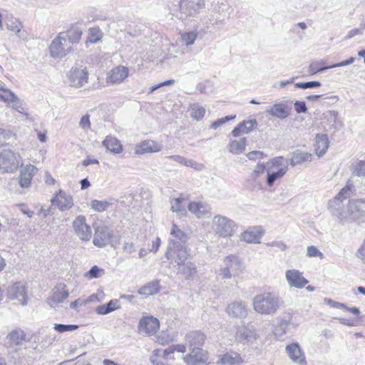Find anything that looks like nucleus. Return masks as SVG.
I'll use <instances>...</instances> for the list:
<instances>
[{
	"instance_id": "ddd939ff",
	"label": "nucleus",
	"mask_w": 365,
	"mask_h": 365,
	"mask_svg": "<svg viewBox=\"0 0 365 365\" xmlns=\"http://www.w3.org/2000/svg\"><path fill=\"white\" fill-rule=\"evenodd\" d=\"M190 353L184 356L185 362L188 365H207L208 353L201 349H189Z\"/></svg>"
},
{
	"instance_id": "aec40b11",
	"label": "nucleus",
	"mask_w": 365,
	"mask_h": 365,
	"mask_svg": "<svg viewBox=\"0 0 365 365\" xmlns=\"http://www.w3.org/2000/svg\"><path fill=\"white\" fill-rule=\"evenodd\" d=\"M69 78L73 86L80 88L88 82V73L86 69L72 68Z\"/></svg>"
},
{
	"instance_id": "1a4fd4ad",
	"label": "nucleus",
	"mask_w": 365,
	"mask_h": 365,
	"mask_svg": "<svg viewBox=\"0 0 365 365\" xmlns=\"http://www.w3.org/2000/svg\"><path fill=\"white\" fill-rule=\"evenodd\" d=\"M49 50L50 54L53 58H61L71 51V46H68L66 39L58 34V36L52 41L49 46Z\"/></svg>"
},
{
	"instance_id": "a878e982",
	"label": "nucleus",
	"mask_w": 365,
	"mask_h": 365,
	"mask_svg": "<svg viewBox=\"0 0 365 365\" xmlns=\"http://www.w3.org/2000/svg\"><path fill=\"white\" fill-rule=\"evenodd\" d=\"M262 232L261 227H255L245 231L241 235V239L248 243H259Z\"/></svg>"
},
{
	"instance_id": "4d7b16f0",
	"label": "nucleus",
	"mask_w": 365,
	"mask_h": 365,
	"mask_svg": "<svg viewBox=\"0 0 365 365\" xmlns=\"http://www.w3.org/2000/svg\"><path fill=\"white\" fill-rule=\"evenodd\" d=\"M78 328V326L76 324H55L54 325V329L60 333L72 331L76 330Z\"/></svg>"
},
{
	"instance_id": "7ed1b4c3",
	"label": "nucleus",
	"mask_w": 365,
	"mask_h": 365,
	"mask_svg": "<svg viewBox=\"0 0 365 365\" xmlns=\"http://www.w3.org/2000/svg\"><path fill=\"white\" fill-rule=\"evenodd\" d=\"M253 309L261 314L272 315L280 307V299L277 294L264 292L256 295L252 300Z\"/></svg>"
},
{
	"instance_id": "412c9836",
	"label": "nucleus",
	"mask_w": 365,
	"mask_h": 365,
	"mask_svg": "<svg viewBox=\"0 0 365 365\" xmlns=\"http://www.w3.org/2000/svg\"><path fill=\"white\" fill-rule=\"evenodd\" d=\"M128 76V68L123 66H118L108 73L107 82L110 83H120Z\"/></svg>"
},
{
	"instance_id": "864d4df0",
	"label": "nucleus",
	"mask_w": 365,
	"mask_h": 365,
	"mask_svg": "<svg viewBox=\"0 0 365 365\" xmlns=\"http://www.w3.org/2000/svg\"><path fill=\"white\" fill-rule=\"evenodd\" d=\"M168 158L180 165H183L187 167H192L194 165L196 164L193 160H187L184 157L178 155H170V156H168Z\"/></svg>"
},
{
	"instance_id": "72a5a7b5",
	"label": "nucleus",
	"mask_w": 365,
	"mask_h": 365,
	"mask_svg": "<svg viewBox=\"0 0 365 365\" xmlns=\"http://www.w3.org/2000/svg\"><path fill=\"white\" fill-rule=\"evenodd\" d=\"M187 208L198 218L209 213L208 206L202 202H191L188 204Z\"/></svg>"
},
{
	"instance_id": "20e7f679",
	"label": "nucleus",
	"mask_w": 365,
	"mask_h": 365,
	"mask_svg": "<svg viewBox=\"0 0 365 365\" xmlns=\"http://www.w3.org/2000/svg\"><path fill=\"white\" fill-rule=\"evenodd\" d=\"M178 18L185 24L191 22L205 7V0H180Z\"/></svg>"
},
{
	"instance_id": "0eeeda50",
	"label": "nucleus",
	"mask_w": 365,
	"mask_h": 365,
	"mask_svg": "<svg viewBox=\"0 0 365 365\" xmlns=\"http://www.w3.org/2000/svg\"><path fill=\"white\" fill-rule=\"evenodd\" d=\"M21 165V158L11 150L0 153V170L3 173H14Z\"/></svg>"
},
{
	"instance_id": "6ab92c4d",
	"label": "nucleus",
	"mask_w": 365,
	"mask_h": 365,
	"mask_svg": "<svg viewBox=\"0 0 365 365\" xmlns=\"http://www.w3.org/2000/svg\"><path fill=\"white\" fill-rule=\"evenodd\" d=\"M286 279L290 287L301 289L309 282L305 279L302 273L297 269H289L286 272Z\"/></svg>"
},
{
	"instance_id": "13d9d810",
	"label": "nucleus",
	"mask_w": 365,
	"mask_h": 365,
	"mask_svg": "<svg viewBox=\"0 0 365 365\" xmlns=\"http://www.w3.org/2000/svg\"><path fill=\"white\" fill-rule=\"evenodd\" d=\"M104 274V269L99 268L98 266H93L90 270L86 274V277L88 279H94L101 277Z\"/></svg>"
},
{
	"instance_id": "de8ad7c7",
	"label": "nucleus",
	"mask_w": 365,
	"mask_h": 365,
	"mask_svg": "<svg viewBox=\"0 0 365 365\" xmlns=\"http://www.w3.org/2000/svg\"><path fill=\"white\" fill-rule=\"evenodd\" d=\"M11 104V108L16 110L17 112L26 116L29 115L28 108H26V104L18 97H16Z\"/></svg>"
},
{
	"instance_id": "cd10ccee",
	"label": "nucleus",
	"mask_w": 365,
	"mask_h": 365,
	"mask_svg": "<svg viewBox=\"0 0 365 365\" xmlns=\"http://www.w3.org/2000/svg\"><path fill=\"white\" fill-rule=\"evenodd\" d=\"M291 158L288 160H286V164H289L294 167L297 165H300L303 163L310 162L312 160V154L307 152H302L299 150H297L290 154Z\"/></svg>"
},
{
	"instance_id": "8fccbe9b",
	"label": "nucleus",
	"mask_w": 365,
	"mask_h": 365,
	"mask_svg": "<svg viewBox=\"0 0 365 365\" xmlns=\"http://www.w3.org/2000/svg\"><path fill=\"white\" fill-rule=\"evenodd\" d=\"M69 293L68 290H66L64 289L60 290L58 289L57 291H55L51 297V300L54 303H61L64 299H67L68 297Z\"/></svg>"
},
{
	"instance_id": "2eb2a0df",
	"label": "nucleus",
	"mask_w": 365,
	"mask_h": 365,
	"mask_svg": "<svg viewBox=\"0 0 365 365\" xmlns=\"http://www.w3.org/2000/svg\"><path fill=\"white\" fill-rule=\"evenodd\" d=\"M206 335L200 331H192L185 335V344L189 349L202 348Z\"/></svg>"
},
{
	"instance_id": "69168bd1",
	"label": "nucleus",
	"mask_w": 365,
	"mask_h": 365,
	"mask_svg": "<svg viewBox=\"0 0 365 365\" xmlns=\"http://www.w3.org/2000/svg\"><path fill=\"white\" fill-rule=\"evenodd\" d=\"M294 106L297 113H304L307 111V107L304 101H296Z\"/></svg>"
},
{
	"instance_id": "393cba45",
	"label": "nucleus",
	"mask_w": 365,
	"mask_h": 365,
	"mask_svg": "<svg viewBox=\"0 0 365 365\" xmlns=\"http://www.w3.org/2000/svg\"><path fill=\"white\" fill-rule=\"evenodd\" d=\"M36 168L34 165H29L22 168L20 171L19 184L21 187H28L31 185Z\"/></svg>"
},
{
	"instance_id": "9d476101",
	"label": "nucleus",
	"mask_w": 365,
	"mask_h": 365,
	"mask_svg": "<svg viewBox=\"0 0 365 365\" xmlns=\"http://www.w3.org/2000/svg\"><path fill=\"white\" fill-rule=\"evenodd\" d=\"M73 227L76 235L83 241H88L91 238L92 231L91 227L86 223L84 215H78L73 222Z\"/></svg>"
},
{
	"instance_id": "bf43d9fd",
	"label": "nucleus",
	"mask_w": 365,
	"mask_h": 365,
	"mask_svg": "<svg viewBox=\"0 0 365 365\" xmlns=\"http://www.w3.org/2000/svg\"><path fill=\"white\" fill-rule=\"evenodd\" d=\"M240 123H241L242 129H243L242 130L243 133H249L257 125V120L255 119L244 120L243 122H242Z\"/></svg>"
},
{
	"instance_id": "39448f33",
	"label": "nucleus",
	"mask_w": 365,
	"mask_h": 365,
	"mask_svg": "<svg viewBox=\"0 0 365 365\" xmlns=\"http://www.w3.org/2000/svg\"><path fill=\"white\" fill-rule=\"evenodd\" d=\"M165 257L174 266H181L187 259L188 252L185 245L175 240H170L165 252Z\"/></svg>"
},
{
	"instance_id": "0e129e2a",
	"label": "nucleus",
	"mask_w": 365,
	"mask_h": 365,
	"mask_svg": "<svg viewBox=\"0 0 365 365\" xmlns=\"http://www.w3.org/2000/svg\"><path fill=\"white\" fill-rule=\"evenodd\" d=\"M284 160V158L282 156H278L273 158L272 159L269 160L267 165H271L272 168H280L284 167V165L282 164V160Z\"/></svg>"
},
{
	"instance_id": "4468645a",
	"label": "nucleus",
	"mask_w": 365,
	"mask_h": 365,
	"mask_svg": "<svg viewBox=\"0 0 365 365\" xmlns=\"http://www.w3.org/2000/svg\"><path fill=\"white\" fill-rule=\"evenodd\" d=\"M292 325H293L292 317L289 314L276 318V322L273 328L275 337L280 339L284 336L289 331Z\"/></svg>"
},
{
	"instance_id": "dca6fc26",
	"label": "nucleus",
	"mask_w": 365,
	"mask_h": 365,
	"mask_svg": "<svg viewBox=\"0 0 365 365\" xmlns=\"http://www.w3.org/2000/svg\"><path fill=\"white\" fill-rule=\"evenodd\" d=\"M226 312L232 318L244 319L247 316V307L242 301H234L227 305Z\"/></svg>"
},
{
	"instance_id": "5fc2aeb1",
	"label": "nucleus",
	"mask_w": 365,
	"mask_h": 365,
	"mask_svg": "<svg viewBox=\"0 0 365 365\" xmlns=\"http://www.w3.org/2000/svg\"><path fill=\"white\" fill-rule=\"evenodd\" d=\"M321 83L317 81L299 82L295 83V87L302 89L315 88L321 86Z\"/></svg>"
},
{
	"instance_id": "5701e85b",
	"label": "nucleus",
	"mask_w": 365,
	"mask_h": 365,
	"mask_svg": "<svg viewBox=\"0 0 365 365\" xmlns=\"http://www.w3.org/2000/svg\"><path fill=\"white\" fill-rule=\"evenodd\" d=\"M52 205L57 206L61 211L70 209L73 205V199L71 196L66 195L60 190L56 197L52 200Z\"/></svg>"
},
{
	"instance_id": "b1692460",
	"label": "nucleus",
	"mask_w": 365,
	"mask_h": 365,
	"mask_svg": "<svg viewBox=\"0 0 365 365\" xmlns=\"http://www.w3.org/2000/svg\"><path fill=\"white\" fill-rule=\"evenodd\" d=\"M163 145L153 140H145L136 145L135 153L143 155L148 153H156L162 150Z\"/></svg>"
},
{
	"instance_id": "338daca9",
	"label": "nucleus",
	"mask_w": 365,
	"mask_h": 365,
	"mask_svg": "<svg viewBox=\"0 0 365 365\" xmlns=\"http://www.w3.org/2000/svg\"><path fill=\"white\" fill-rule=\"evenodd\" d=\"M79 126L85 130H87L91 128L90 115L88 114H86L81 118Z\"/></svg>"
},
{
	"instance_id": "6e6552de",
	"label": "nucleus",
	"mask_w": 365,
	"mask_h": 365,
	"mask_svg": "<svg viewBox=\"0 0 365 365\" xmlns=\"http://www.w3.org/2000/svg\"><path fill=\"white\" fill-rule=\"evenodd\" d=\"M7 297L11 300H17L21 305L28 303L27 289L25 284L17 282L7 288Z\"/></svg>"
},
{
	"instance_id": "4be33fe9",
	"label": "nucleus",
	"mask_w": 365,
	"mask_h": 365,
	"mask_svg": "<svg viewBox=\"0 0 365 365\" xmlns=\"http://www.w3.org/2000/svg\"><path fill=\"white\" fill-rule=\"evenodd\" d=\"M290 111L291 108L286 102H279L267 109L266 113L277 118L284 119L289 115Z\"/></svg>"
},
{
	"instance_id": "f3484780",
	"label": "nucleus",
	"mask_w": 365,
	"mask_h": 365,
	"mask_svg": "<svg viewBox=\"0 0 365 365\" xmlns=\"http://www.w3.org/2000/svg\"><path fill=\"white\" fill-rule=\"evenodd\" d=\"M113 236V232L106 226L98 227L95 232L93 243L98 247H103L108 245Z\"/></svg>"
},
{
	"instance_id": "680f3d73",
	"label": "nucleus",
	"mask_w": 365,
	"mask_h": 365,
	"mask_svg": "<svg viewBox=\"0 0 365 365\" xmlns=\"http://www.w3.org/2000/svg\"><path fill=\"white\" fill-rule=\"evenodd\" d=\"M247 157L250 160H257L259 159H263L267 157V154H265L262 151L259 150H253L247 154Z\"/></svg>"
},
{
	"instance_id": "603ef678",
	"label": "nucleus",
	"mask_w": 365,
	"mask_h": 365,
	"mask_svg": "<svg viewBox=\"0 0 365 365\" xmlns=\"http://www.w3.org/2000/svg\"><path fill=\"white\" fill-rule=\"evenodd\" d=\"M103 33L99 28H91L89 30L88 41L91 43H96L101 39Z\"/></svg>"
},
{
	"instance_id": "3c124183",
	"label": "nucleus",
	"mask_w": 365,
	"mask_h": 365,
	"mask_svg": "<svg viewBox=\"0 0 365 365\" xmlns=\"http://www.w3.org/2000/svg\"><path fill=\"white\" fill-rule=\"evenodd\" d=\"M107 201L93 200L91 202V207L96 212H103L107 210L109 206Z\"/></svg>"
},
{
	"instance_id": "473e14b6",
	"label": "nucleus",
	"mask_w": 365,
	"mask_h": 365,
	"mask_svg": "<svg viewBox=\"0 0 365 365\" xmlns=\"http://www.w3.org/2000/svg\"><path fill=\"white\" fill-rule=\"evenodd\" d=\"M256 336L257 335L255 330L246 327L239 328L236 333V338L240 342H250L252 340L256 339Z\"/></svg>"
},
{
	"instance_id": "9b49d317",
	"label": "nucleus",
	"mask_w": 365,
	"mask_h": 365,
	"mask_svg": "<svg viewBox=\"0 0 365 365\" xmlns=\"http://www.w3.org/2000/svg\"><path fill=\"white\" fill-rule=\"evenodd\" d=\"M355 61L354 57H350L349 59L342 61L339 63L327 66L323 60L312 61L309 66V73L310 75H314L319 72L324 71L329 68L346 66L351 64Z\"/></svg>"
},
{
	"instance_id": "c85d7f7f",
	"label": "nucleus",
	"mask_w": 365,
	"mask_h": 365,
	"mask_svg": "<svg viewBox=\"0 0 365 365\" xmlns=\"http://www.w3.org/2000/svg\"><path fill=\"white\" fill-rule=\"evenodd\" d=\"M315 151L319 157L323 156L329 145V140L327 134L318 133L315 137Z\"/></svg>"
},
{
	"instance_id": "a211bd4d",
	"label": "nucleus",
	"mask_w": 365,
	"mask_h": 365,
	"mask_svg": "<svg viewBox=\"0 0 365 365\" xmlns=\"http://www.w3.org/2000/svg\"><path fill=\"white\" fill-rule=\"evenodd\" d=\"M285 351L290 359L297 364H306V358L299 343L294 342L288 344L285 347Z\"/></svg>"
},
{
	"instance_id": "09e8293b",
	"label": "nucleus",
	"mask_w": 365,
	"mask_h": 365,
	"mask_svg": "<svg viewBox=\"0 0 365 365\" xmlns=\"http://www.w3.org/2000/svg\"><path fill=\"white\" fill-rule=\"evenodd\" d=\"M352 174L363 178L365 176V160H359L356 164L352 165Z\"/></svg>"
},
{
	"instance_id": "e433bc0d",
	"label": "nucleus",
	"mask_w": 365,
	"mask_h": 365,
	"mask_svg": "<svg viewBox=\"0 0 365 365\" xmlns=\"http://www.w3.org/2000/svg\"><path fill=\"white\" fill-rule=\"evenodd\" d=\"M7 338L9 342L14 345H21L24 341H26V336L25 332L21 329L13 330L8 336Z\"/></svg>"
},
{
	"instance_id": "79ce46f5",
	"label": "nucleus",
	"mask_w": 365,
	"mask_h": 365,
	"mask_svg": "<svg viewBox=\"0 0 365 365\" xmlns=\"http://www.w3.org/2000/svg\"><path fill=\"white\" fill-rule=\"evenodd\" d=\"M197 38H200V34L195 29L181 34V39L187 46L192 45Z\"/></svg>"
},
{
	"instance_id": "f03ea898",
	"label": "nucleus",
	"mask_w": 365,
	"mask_h": 365,
	"mask_svg": "<svg viewBox=\"0 0 365 365\" xmlns=\"http://www.w3.org/2000/svg\"><path fill=\"white\" fill-rule=\"evenodd\" d=\"M228 19L229 16L223 9L222 12H217L214 10L206 15L200 16L193 27L198 31L200 38H202L207 34L211 27L221 29L226 24Z\"/></svg>"
},
{
	"instance_id": "4c0bfd02",
	"label": "nucleus",
	"mask_w": 365,
	"mask_h": 365,
	"mask_svg": "<svg viewBox=\"0 0 365 365\" xmlns=\"http://www.w3.org/2000/svg\"><path fill=\"white\" fill-rule=\"evenodd\" d=\"M6 26L9 31L14 32L16 36L21 38L23 26L19 19L11 16L6 20Z\"/></svg>"
},
{
	"instance_id": "a18cd8bd",
	"label": "nucleus",
	"mask_w": 365,
	"mask_h": 365,
	"mask_svg": "<svg viewBox=\"0 0 365 365\" xmlns=\"http://www.w3.org/2000/svg\"><path fill=\"white\" fill-rule=\"evenodd\" d=\"M190 115L192 118L195 120L202 119L205 114V108L198 103H193L190 105Z\"/></svg>"
},
{
	"instance_id": "774afa93",
	"label": "nucleus",
	"mask_w": 365,
	"mask_h": 365,
	"mask_svg": "<svg viewBox=\"0 0 365 365\" xmlns=\"http://www.w3.org/2000/svg\"><path fill=\"white\" fill-rule=\"evenodd\" d=\"M218 275L221 277L222 279H230L234 276L232 272L225 265L219 269Z\"/></svg>"
},
{
	"instance_id": "f704fd0d",
	"label": "nucleus",
	"mask_w": 365,
	"mask_h": 365,
	"mask_svg": "<svg viewBox=\"0 0 365 365\" xmlns=\"http://www.w3.org/2000/svg\"><path fill=\"white\" fill-rule=\"evenodd\" d=\"M287 170V164H284V167L280 168L277 171L275 172H269L267 170L266 183L268 187H272L277 180L282 178L286 174Z\"/></svg>"
},
{
	"instance_id": "e2e57ef3",
	"label": "nucleus",
	"mask_w": 365,
	"mask_h": 365,
	"mask_svg": "<svg viewBox=\"0 0 365 365\" xmlns=\"http://www.w3.org/2000/svg\"><path fill=\"white\" fill-rule=\"evenodd\" d=\"M307 256L309 257H319L320 259L324 257L322 252H321L316 247L312 245L307 247Z\"/></svg>"
},
{
	"instance_id": "f257e3e1",
	"label": "nucleus",
	"mask_w": 365,
	"mask_h": 365,
	"mask_svg": "<svg viewBox=\"0 0 365 365\" xmlns=\"http://www.w3.org/2000/svg\"><path fill=\"white\" fill-rule=\"evenodd\" d=\"M353 190L352 183L348 181L346 186L341 190L338 195L329 201L330 212L342 222L349 220L358 223L365 222V200H349L347 207H344L343 201L351 196Z\"/></svg>"
},
{
	"instance_id": "6e6d98bb",
	"label": "nucleus",
	"mask_w": 365,
	"mask_h": 365,
	"mask_svg": "<svg viewBox=\"0 0 365 365\" xmlns=\"http://www.w3.org/2000/svg\"><path fill=\"white\" fill-rule=\"evenodd\" d=\"M267 166L268 165H267V163H257L255 170L251 174V178H252V180L256 182L259 175L263 174L264 173Z\"/></svg>"
},
{
	"instance_id": "f8f14e48",
	"label": "nucleus",
	"mask_w": 365,
	"mask_h": 365,
	"mask_svg": "<svg viewBox=\"0 0 365 365\" xmlns=\"http://www.w3.org/2000/svg\"><path fill=\"white\" fill-rule=\"evenodd\" d=\"M138 328L140 334L153 335L159 329L160 322L153 316L143 317L140 319Z\"/></svg>"
},
{
	"instance_id": "2f4dec72",
	"label": "nucleus",
	"mask_w": 365,
	"mask_h": 365,
	"mask_svg": "<svg viewBox=\"0 0 365 365\" xmlns=\"http://www.w3.org/2000/svg\"><path fill=\"white\" fill-rule=\"evenodd\" d=\"M242 362L240 355L235 351L227 352L220 356L217 364L220 365H237Z\"/></svg>"
},
{
	"instance_id": "37998d69",
	"label": "nucleus",
	"mask_w": 365,
	"mask_h": 365,
	"mask_svg": "<svg viewBox=\"0 0 365 365\" xmlns=\"http://www.w3.org/2000/svg\"><path fill=\"white\" fill-rule=\"evenodd\" d=\"M170 235L175 239L179 240L178 242L184 245L189 239L188 235L185 232L181 230L175 224H173V225Z\"/></svg>"
},
{
	"instance_id": "052dcab7",
	"label": "nucleus",
	"mask_w": 365,
	"mask_h": 365,
	"mask_svg": "<svg viewBox=\"0 0 365 365\" xmlns=\"http://www.w3.org/2000/svg\"><path fill=\"white\" fill-rule=\"evenodd\" d=\"M236 115H227L224 118H219L217 120L214 121L210 127L213 129H217L220 125L225 124V123L228 122L229 120H234L235 118Z\"/></svg>"
},
{
	"instance_id": "c03bdc74",
	"label": "nucleus",
	"mask_w": 365,
	"mask_h": 365,
	"mask_svg": "<svg viewBox=\"0 0 365 365\" xmlns=\"http://www.w3.org/2000/svg\"><path fill=\"white\" fill-rule=\"evenodd\" d=\"M17 96L9 89L0 86V101L11 104Z\"/></svg>"
},
{
	"instance_id": "bb28decb",
	"label": "nucleus",
	"mask_w": 365,
	"mask_h": 365,
	"mask_svg": "<svg viewBox=\"0 0 365 365\" xmlns=\"http://www.w3.org/2000/svg\"><path fill=\"white\" fill-rule=\"evenodd\" d=\"M59 35L66 39V43L77 44L81 38L82 31L77 26H72L66 32L59 33Z\"/></svg>"
},
{
	"instance_id": "a19ab883",
	"label": "nucleus",
	"mask_w": 365,
	"mask_h": 365,
	"mask_svg": "<svg viewBox=\"0 0 365 365\" xmlns=\"http://www.w3.org/2000/svg\"><path fill=\"white\" fill-rule=\"evenodd\" d=\"M247 140L242 138L238 140H232L230 143L229 151L233 154H239L245 150Z\"/></svg>"
},
{
	"instance_id": "ea45409f",
	"label": "nucleus",
	"mask_w": 365,
	"mask_h": 365,
	"mask_svg": "<svg viewBox=\"0 0 365 365\" xmlns=\"http://www.w3.org/2000/svg\"><path fill=\"white\" fill-rule=\"evenodd\" d=\"M179 272L184 275L187 279H191L197 272V267L193 262H184V264L179 267Z\"/></svg>"
},
{
	"instance_id": "58836bf2",
	"label": "nucleus",
	"mask_w": 365,
	"mask_h": 365,
	"mask_svg": "<svg viewBox=\"0 0 365 365\" xmlns=\"http://www.w3.org/2000/svg\"><path fill=\"white\" fill-rule=\"evenodd\" d=\"M185 199L181 196L174 198L170 201L171 210L173 212H176L180 215H185L187 210L185 206L183 205Z\"/></svg>"
},
{
	"instance_id": "49530a36",
	"label": "nucleus",
	"mask_w": 365,
	"mask_h": 365,
	"mask_svg": "<svg viewBox=\"0 0 365 365\" xmlns=\"http://www.w3.org/2000/svg\"><path fill=\"white\" fill-rule=\"evenodd\" d=\"M161 353L163 354V356L165 357L170 352H168L167 350L161 351L160 349H155L153 351V354L150 356V361L152 363L153 365H165L164 362L161 359H158V356L161 355Z\"/></svg>"
},
{
	"instance_id": "7c9ffc66",
	"label": "nucleus",
	"mask_w": 365,
	"mask_h": 365,
	"mask_svg": "<svg viewBox=\"0 0 365 365\" xmlns=\"http://www.w3.org/2000/svg\"><path fill=\"white\" fill-rule=\"evenodd\" d=\"M103 145L110 152L119 154L123 151V145L115 137L108 135L103 141Z\"/></svg>"
},
{
	"instance_id": "c9c22d12",
	"label": "nucleus",
	"mask_w": 365,
	"mask_h": 365,
	"mask_svg": "<svg viewBox=\"0 0 365 365\" xmlns=\"http://www.w3.org/2000/svg\"><path fill=\"white\" fill-rule=\"evenodd\" d=\"M160 290L159 282L155 280L140 287L138 292L140 295L150 296L158 293Z\"/></svg>"
},
{
	"instance_id": "423d86ee",
	"label": "nucleus",
	"mask_w": 365,
	"mask_h": 365,
	"mask_svg": "<svg viewBox=\"0 0 365 365\" xmlns=\"http://www.w3.org/2000/svg\"><path fill=\"white\" fill-rule=\"evenodd\" d=\"M212 223L215 232L223 237L232 236L237 227L233 220L220 215H215L212 218Z\"/></svg>"
},
{
	"instance_id": "c756f323",
	"label": "nucleus",
	"mask_w": 365,
	"mask_h": 365,
	"mask_svg": "<svg viewBox=\"0 0 365 365\" xmlns=\"http://www.w3.org/2000/svg\"><path fill=\"white\" fill-rule=\"evenodd\" d=\"M224 264L232 272L233 275L238 274L244 268L241 260L235 255H230L225 257Z\"/></svg>"
}]
</instances>
